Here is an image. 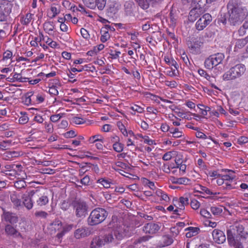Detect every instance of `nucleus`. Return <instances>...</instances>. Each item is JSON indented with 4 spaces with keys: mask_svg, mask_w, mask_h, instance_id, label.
Here are the masks:
<instances>
[{
    "mask_svg": "<svg viewBox=\"0 0 248 248\" xmlns=\"http://www.w3.org/2000/svg\"><path fill=\"white\" fill-rule=\"evenodd\" d=\"M205 173L210 177H215L218 178L220 175L218 173L217 171L214 170V171H210L208 170H207V172H205Z\"/></svg>",
    "mask_w": 248,
    "mask_h": 248,
    "instance_id": "13d9d810",
    "label": "nucleus"
},
{
    "mask_svg": "<svg viewBox=\"0 0 248 248\" xmlns=\"http://www.w3.org/2000/svg\"><path fill=\"white\" fill-rule=\"evenodd\" d=\"M101 36L100 40L102 42L105 43L110 38V34L105 29L101 30Z\"/></svg>",
    "mask_w": 248,
    "mask_h": 248,
    "instance_id": "a19ab883",
    "label": "nucleus"
},
{
    "mask_svg": "<svg viewBox=\"0 0 248 248\" xmlns=\"http://www.w3.org/2000/svg\"><path fill=\"white\" fill-rule=\"evenodd\" d=\"M177 16L174 14L171 11L170 14V17L169 18V24L170 26L174 27L176 24L177 20Z\"/></svg>",
    "mask_w": 248,
    "mask_h": 248,
    "instance_id": "e433bc0d",
    "label": "nucleus"
},
{
    "mask_svg": "<svg viewBox=\"0 0 248 248\" xmlns=\"http://www.w3.org/2000/svg\"><path fill=\"white\" fill-rule=\"evenodd\" d=\"M5 232L8 234L12 235L15 237L20 236V233L11 225H7L5 227Z\"/></svg>",
    "mask_w": 248,
    "mask_h": 248,
    "instance_id": "393cba45",
    "label": "nucleus"
},
{
    "mask_svg": "<svg viewBox=\"0 0 248 248\" xmlns=\"http://www.w3.org/2000/svg\"><path fill=\"white\" fill-rule=\"evenodd\" d=\"M166 74L171 77L177 76L178 74L177 69L176 68H168L166 69Z\"/></svg>",
    "mask_w": 248,
    "mask_h": 248,
    "instance_id": "5fc2aeb1",
    "label": "nucleus"
},
{
    "mask_svg": "<svg viewBox=\"0 0 248 248\" xmlns=\"http://www.w3.org/2000/svg\"><path fill=\"white\" fill-rule=\"evenodd\" d=\"M97 183L101 184L104 188H108L113 184L112 181L110 179L101 178L97 181Z\"/></svg>",
    "mask_w": 248,
    "mask_h": 248,
    "instance_id": "5701e85b",
    "label": "nucleus"
},
{
    "mask_svg": "<svg viewBox=\"0 0 248 248\" xmlns=\"http://www.w3.org/2000/svg\"><path fill=\"white\" fill-rule=\"evenodd\" d=\"M212 236L214 241L217 244H222L226 240L224 233L219 230L215 229L213 231Z\"/></svg>",
    "mask_w": 248,
    "mask_h": 248,
    "instance_id": "ddd939ff",
    "label": "nucleus"
},
{
    "mask_svg": "<svg viewBox=\"0 0 248 248\" xmlns=\"http://www.w3.org/2000/svg\"><path fill=\"white\" fill-rule=\"evenodd\" d=\"M63 114L59 113L57 114L52 115L50 116V120L54 123L58 122L62 116Z\"/></svg>",
    "mask_w": 248,
    "mask_h": 248,
    "instance_id": "0e129e2a",
    "label": "nucleus"
},
{
    "mask_svg": "<svg viewBox=\"0 0 248 248\" xmlns=\"http://www.w3.org/2000/svg\"><path fill=\"white\" fill-rule=\"evenodd\" d=\"M23 155L22 152L17 151H7L3 154L2 158L4 160H12L14 158L21 156Z\"/></svg>",
    "mask_w": 248,
    "mask_h": 248,
    "instance_id": "dca6fc26",
    "label": "nucleus"
},
{
    "mask_svg": "<svg viewBox=\"0 0 248 248\" xmlns=\"http://www.w3.org/2000/svg\"><path fill=\"white\" fill-rule=\"evenodd\" d=\"M158 0H137L139 5L143 9H147L151 4L157 2Z\"/></svg>",
    "mask_w": 248,
    "mask_h": 248,
    "instance_id": "412c9836",
    "label": "nucleus"
},
{
    "mask_svg": "<svg viewBox=\"0 0 248 248\" xmlns=\"http://www.w3.org/2000/svg\"><path fill=\"white\" fill-rule=\"evenodd\" d=\"M193 6H197L201 8L204 7L206 3H207L206 0H191Z\"/></svg>",
    "mask_w": 248,
    "mask_h": 248,
    "instance_id": "79ce46f5",
    "label": "nucleus"
},
{
    "mask_svg": "<svg viewBox=\"0 0 248 248\" xmlns=\"http://www.w3.org/2000/svg\"><path fill=\"white\" fill-rule=\"evenodd\" d=\"M49 47L52 48H56L59 47V44L55 41H53L50 38L46 36L45 42Z\"/></svg>",
    "mask_w": 248,
    "mask_h": 248,
    "instance_id": "37998d69",
    "label": "nucleus"
},
{
    "mask_svg": "<svg viewBox=\"0 0 248 248\" xmlns=\"http://www.w3.org/2000/svg\"><path fill=\"white\" fill-rule=\"evenodd\" d=\"M60 12V6L58 5L53 4L51 6L49 12V16L53 18L56 16Z\"/></svg>",
    "mask_w": 248,
    "mask_h": 248,
    "instance_id": "bb28decb",
    "label": "nucleus"
},
{
    "mask_svg": "<svg viewBox=\"0 0 248 248\" xmlns=\"http://www.w3.org/2000/svg\"><path fill=\"white\" fill-rule=\"evenodd\" d=\"M24 104L26 105H33L32 92L28 93L27 96L23 101Z\"/></svg>",
    "mask_w": 248,
    "mask_h": 248,
    "instance_id": "3c124183",
    "label": "nucleus"
},
{
    "mask_svg": "<svg viewBox=\"0 0 248 248\" xmlns=\"http://www.w3.org/2000/svg\"><path fill=\"white\" fill-rule=\"evenodd\" d=\"M130 109L134 112L141 113L144 111V108L137 105L134 104L130 107Z\"/></svg>",
    "mask_w": 248,
    "mask_h": 248,
    "instance_id": "4d7b16f0",
    "label": "nucleus"
},
{
    "mask_svg": "<svg viewBox=\"0 0 248 248\" xmlns=\"http://www.w3.org/2000/svg\"><path fill=\"white\" fill-rule=\"evenodd\" d=\"M45 31L49 34H51L54 29V25L52 22H46L44 24Z\"/></svg>",
    "mask_w": 248,
    "mask_h": 248,
    "instance_id": "c85d7f7f",
    "label": "nucleus"
},
{
    "mask_svg": "<svg viewBox=\"0 0 248 248\" xmlns=\"http://www.w3.org/2000/svg\"><path fill=\"white\" fill-rule=\"evenodd\" d=\"M247 44V40H245L244 39L237 40L234 48V51H237L239 49H241L243 47Z\"/></svg>",
    "mask_w": 248,
    "mask_h": 248,
    "instance_id": "72a5a7b5",
    "label": "nucleus"
},
{
    "mask_svg": "<svg viewBox=\"0 0 248 248\" xmlns=\"http://www.w3.org/2000/svg\"><path fill=\"white\" fill-rule=\"evenodd\" d=\"M224 58V55L221 53L211 55L205 60L204 66L209 70H221Z\"/></svg>",
    "mask_w": 248,
    "mask_h": 248,
    "instance_id": "20e7f679",
    "label": "nucleus"
},
{
    "mask_svg": "<svg viewBox=\"0 0 248 248\" xmlns=\"http://www.w3.org/2000/svg\"><path fill=\"white\" fill-rule=\"evenodd\" d=\"M34 193L35 192L33 190L29 192L27 191L21 197L23 203L28 210L31 209L33 207V202L31 200V198Z\"/></svg>",
    "mask_w": 248,
    "mask_h": 248,
    "instance_id": "9b49d317",
    "label": "nucleus"
},
{
    "mask_svg": "<svg viewBox=\"0 0 248 248\" xmlns=\"http://www.w3.org/2000/svg\"><path fill=\"white\" fill-rule=\"evenodd\" d=\"M197 106L200 109V113L203 117L206 116L208 114V112L210 110V107L202 104H199Z\"/></svg>",
    "mask_w": 248,
    "mask_h": 248,
    "instance_id": "473e14b6",
    "label": "nucleus"
},
{
    "mask_svg": "<svg viewBox=\"0 0 248 248\" xmlns=\"http://www.w3.org/2000/svg\"><path fill=\"white\" fill-rule=\"evenodd\" d=\"M106 1L107 0H95V3L99 10H102L106 6Z\"/></svg>",
    "mask_w": 248,
    "mask_h": 248,
    "instance_id": "603ef678",
    "label": "nucleus"
},
{
    "mask_svg": "<svg viewBox=\"0 0 248 248\" xmlns=\"http://www.w3.org/2000/svg\"><path fill=\"white\" fill-rule=\"evenodd\" d=\"M73 227V225L71 224L65 225L62 227V231L61 232L57 234V237L58 238H61L64 235V234L70 231Z\"/></svg>",
    "mask_w": 248,
    "mask_h": 248,
    "instance_id": "c9c22d12",
    "label": "nucleus"
},
{
    "mask_svg": "<svg viewBox=\"0 0 248 248\" xmlns=\"http://www.w3.org/2000/svg\"><path fill=\"white\" fill-rule=\"evenodd\" d=\"M33 15L30 13H28L26 16L21 20L22 24L24 25L29 24L32 19Z\"/></svg>",
    "mask_w": 248,
    "mask_h": 248,
    "instance_id": "8fccbe9b",
    "label": "nucleus"
},
{
    "mask_svg": "<svg viewBox=\"0 0 248 248\" xmlns=\"http://www.w3.org/2000/svg\"><path fill=\"white\" fill-rule=\"evenodd\" d=\"M49 199L47 196L46 194L41 196L36 201L37 204L38 206H42L46 205L48 203Z\"/></svg>",
    "mask_w": 248,
    "mask_h": 248,
    "instance_id": "cd10ccee",
    "label": "nucleus"
},
{
    "mask_svg": "<svg viewBox=\"0 0 248 248\" xmlns=\"http://www.w3.org/2000/svg\"><path fill=\"white\" fill-rule=\"evenodd\" d=\"M246 70V68L244 64H237L224 73L222 79L225 81L234 80L243 75Z\"/></svg>",
    "mask_w": 248,
    "mask_h": 248,
    "instance_id": "39448f33",
    "label": "nucleus"
},
{
    "mask_svg": "<svg viewBox=\"0 0 248 248\" xmlns=\"http://www.w3.org/2000/svg\"><path fill=\"white\" fill-rule=\"evenodd\" d=\"M108 215L107 211L102 208H96L90 213L88 218V224L90 225H96L102 222Z\"/></svg>",
    "mask_w": 248,
    "mask_h": 248,
    "instance_id": "423d86ee",
    "label": "nucleus"
},
{
    "mask_svg": "<svg viewBox=\"0 0 248 248\" xmlns=\"http://www.w3.org/2000/svg\"><path fill=\"white\" fill-rule=\"evenodd\" d=\"M11 200L16 206L19 207L21 206L22 202L16 194H13L11 196Z\"/></svg>",
    "mask_w": 248,
    "mask_h": 248,
    "instance_id": "c03bdc74",
    "label": "nucleus"
},
{
    "mask_svg": "<svg viewBox=\"0 0 248 248\" xmlns=\"http://www.w3.org/2000/svg\"><path fill=\"white\" fill-rule=\"evenodd\" d=\"M160 229V226L155 223H149L146 224L143 227L142 230L146 233L153 234L156 233Z\"/></svg>",
    "mask_w": 248,
    "mask_h": 248,
    "instance_id": "f8f14e48",
    "label": "nucleus"
},
{
    "mask_svg": "<svg viewBox=\"0 0 248 248\" xmlns=\"http://www.w3.org/2000/svg\"><path fill=\"white\" fill-rule=\"evenodd\" d=\"M204 10L197 6H194L189 13L188 20L190 22H194L199 17L203 12Z\"/></svg>",
    "mask_w": 248,
    "mask_h": 248,
    "instance_id": "4468645a",
    "label": "nucleus"
},
{
    "mask_svg": "<svg viewBox=\"0 0 248 248\" xmlns=\"http://www.w3.org/2000/svg\"><path fill=\"white\" fill-rule=\"evenodd\" d=\"M25 79L26 78H22L21 74L17 73H15L12 78L8 77L7 78V81L12 82L15 81L23 82Z\"/></svg>",
    "mask_w": 248,
    "mask_h": 248,
    "instance_id": "a878e982",
    "label": "nucleus"
},
{
    "mask_svg": "<svg viewBox=\"0 0 248 248\" xmlns=\"http://www.w3.org/2000/svg\"><path fill=\"white\" fill-rule=\"evenodd\" d=\"M203 45L202 39L200 37L192 38L188 44L189 48L192 53L198 54L200 53L201 48Z\"/></svg>",
    "mask_w": 248,
    "mask_h": 248,
    "instance_id": "1a4fd4ad",
    "label": "nucleus"
},
{
    "mask_svg": "<svg viewBox=\"0 0 248 248\" xmlns=\"http://www.w3.org/2000/svg\"><path fill=\"white\" fill-rule=\"evenodd\" d=\"M89 142L90 143H94L96 142H104V137L101 134H96L89 138Z\"/></svg>",
    "mask_w": 248,
    "mask_h": 248,
    "instance_id": "c756f323",
    "label": "nucleus"
},
{
    "mask_svg": "<svg viewBox=\"0 0 248 248\" xmlns=\"http://www.w3.org/2000/svg\"><path fill=\"white\" fill-rule=\"evenodd\" d=\"M200 193L203 194L216 195L219 194V192H214L206 186H200Z\"/></svg>",
    "mask_w": 248,
    "mask_h": 248,
    "instance_id": "7c9ffc66",
    "label": "nucleus"
},
{
    "mask_svg": "<svg viewBox=\"0 0 248 248\" xmlns=\"http://www.w3.org/2000/svg\"><path fill=\"white\" fill-rule=\"evenodd\" d=\"M109 139L110 142L112 143V145L119 141H120V137L115 134L111 135Z\"/></svg>",
    "mask_w": 248,
    "mask_h": 248,
    "instance_id": "338daca9",
    "label": "nucleus"
},
{
    "mask_svg": "<svg viewBox=\"0 0 248 248\" xmlns=\"http://www.w3.org/2000/svg\"><path fill=\"white\" fill-rule=\"evenodd\" d=\"M190 180L186 177H180L178 178L177 184L178 185H187L189 183Z\"/></svg>",
    "mask_w": 248,
    "mask_h": 248,
    "instance_id": "052dcab7",
    "label": "nucleus"
},
{
    "mask_svg": "<svg viewBox=\"0 0 248 248\" xmlns=\"http://www.w3.org/2000/svg\"><path fill=\"white\" fill-rule=\"evenodd\" d=\"M72 122L75 124H82L86 122V120L83 118L74 117L72 119Z\"/></svg>",
    "mask_w": 248,
    "mask_h": 248,
    "instance_id": "864d4df0",
    "label": "nucleus"
},
{
    "mask_svg": "<svg viewBox=\"0 0 248 248\" xmlns=\"http://www.w3.org/2000/svg\"><path fill=\"white\" fill-rule=\"evenodd\" d=\"M224 208L221 205H213L210 207V211L215 216H220L222 215Z\"/></svg>",
    "mask_w": 248,
    "mask_h": 248,
    "instance_id": "4be33fe9",
    "label": "nucleus"
},
{
    "mask_svg": "<svg viewBox=\"0 0 248 248\" xmlns=\"http://www.w3.org/2000/svg\"><path fill=\"white\" fill-rule=\"evenodd\" d=\"M191 207L195 210H198L201 206L200 202L196 199H191L190 202Z\"/></svg>",
    "mask_w": 248,
    "mask_h": 248,
    "instance_id": "de8ad7c7",
    "label": "nucleus"
},
{
    "mask_svg": "<svg viewBox=\"0 0 248 248\" xmlns=\"http://www.w3.org/2000/svg\"><path fill=\"white\" fill-rule=\"evenodd\" d=\"M33 104L37 105L43 103L46 97V94L44 92L32 93Z\"/></svg>",
    "mask_w": 248,
    "mask_h": 248,
    "instance_id": "2eb2a0df",
    "label": "nucleus"
},
{
    "mask_svg": "<svg viewBox=\"0 0 248 248\" xmlns=\"http://www.w3.org/2000/svg\"><path fill=\"white\" fill-rule=\"evenodd\" d=\"M87 235V232L85 228L78 229L75 232V236L77 239L84 237Z\"/></svg>",
    "mask_w": 248,
    "mask_h": 248,
    "instance_id": "2f4dec72",
    "label": "nucleus"
},
{
    "mask_svg": "<svg viewBox=\"0 0 248 248\" xmlns=\"http://www.w3.org/2000/svg\"><path fill=\"white\" fill-rule=\"evenodd\" d=\"M185 231H187L186 234V237L187 238H191L199 233L200 229L198 227H189L186 228Z\"/></svg>",
    "mask_w": 248,
    "mask_h": 248,
    "instance_id": "aec40b11",
    "label": "nucleus"
},
{
    "mask_svg": "<svg viewBox=\"0 0 248 248\" xmlns=\"http://www.w3.org/2000/svg\"><path fill=\"white\" fill-rule=\"evenodd\" d=\"M95 1V0H82L84 5L92 9H94L96 7Z\"/></svg>",
    "mask_w": 248,
    "mask_h": 248,
    "instance_id": "49530a36",
    "label": "nucleus"
},
{
    "mask_svg": "<svg viewBox=\"0 0 248 248\" xmlns=\"http://www.w3.org/2000/svg\"><path fill=\"white\" fill-rule=\"evenodd\" d=\"M179 202L181 203L185 207L189 204L188 198L186 197H181L179 199H177Z\"/></svg>",
    "mask_w": 248,
    "mask_h": 248,
    "instance_id": "680f3d73",
    "label": "nucleus"
},
{
    "mask_svg": "<svg viewBox=\"0 0 248 248\" xmlns=\"http://www.w3.org/2000/svg\"><path fill=\"white\" fill-rule=\"evenodd\" d=\"M21 116L20 117L18 120V122L20 124H25L29 121V118L27 114L25 112H21Z\"/></svg>",
    "mask_w": 248,
    "mask_h": 248,
    "instance_id": "09e8293b",
    "label": "nucleus"
},
{
    "mask_svg": "<svg viewBox=\"0 0 248 248\" xmlns=\"http://www.w3.org/2000/svg\"><path fill=\"white\" fill-rule=\"evenodd\" d=\"M212 21V16L209 14H205L196 22V28L199 31L203 30Z\"/></svg>",
    "mask_w": 248,
    "mask_h": 248,
    "instance_id": "9d476101",
    "label": "nucleus"
},
{
    "mask_svg": "<svg viewBox=\"0 0 248 248\" xmlns=\"http://www.w3.org/2000/svg\"><path fill=\"white\" fill-rule=\"evenodd\" d=\"M197 166L200 168L201 170L204 173L205 172H207V166L202 159L199 158L198 159Z\"/></svg>",
    "mask_w": 248,
    "mask_h": 248,
    "instance_id": "58836bf2",
    "label": "nucleus"
},
{
    "mask_svg": "<svg viewBox=\"0 0 248 248\" xmlns=\"http://www.w3.org/2000/svg\"><path fill=\"white\" fill-rule=\"evenodd\" d=\"M177 152L175 151H169L166 153L163 156L162 159L165 161L170 160L172 157L175 156Z\"/></svg>",
    "mask_w": 248,
    "mask_h": 248,
    "instance_id": "4c0bfd02",
    "label": "nucleus"
},
{
    "mask_svg": "<svg viewBox=\"0 0 248 248\" xmlns=\"http://www.w3.org/2000/svg\"><path fill=\"white\" fill-rule=\"evenodd\" d=\"M228 12L225 16L223 23L228 20L230 24L235 26L240 24L246 18L247 9L240 7L233 0L229 2L227 5Z\"/></svg>",
    "mask_w": 248,
    "mask_h": 248,
    "instance_id": "f03ea898",
    "label": "nucleus"
},
{
    "mask_svg": "<svg viewBox=\"0 0 248 248\" xmlns=\"http://www.w3.org/2000/svg\"><path fill=\"white\" fill-rule=\"evenodd\" d=\"M229 244L234 248H243L242 243L248 236V232L241 225L231 226L227 231Z\"/></svg>",
    "mask_w": 248,
    "mask_h": 248,
    "instance_id": "f257e3e1",
    "label": "nucleus"
},
{
    "mask_svg": "<svg viewBox=\"0 0 248 248\" xmlns=\"http://www.w3.org/2000/svg\"><path fill=\"white\" fill-rule=\"evenodd\" d=\"M121 52L117 50H111L109 53L110 58L112 59H117L120 57Z\"/></svg>",
    "mask_w": 248,
    "mask_h": 248,
    "instance_id": "774afa93",
    "label": "nucleus"
},
{
    "mask_svg": "<svg viewBox=\"0 0 248 248\" xmlns=\"http://www.w3.org/2000/svg\"><path fill=\"white\" fill-rule=\"evenodd\" d=\"M11 141L10 140H4L0 142V150H5L7 149L8 146L10 145Z\"/></svg>",
    "mask_w": 248,
    "mask_h": 248,
    "instance_id": "e2e57ef3",
    "label": "nucleus"
},
{
    "mask_svg": "<svg viewBox=\"0 0 248 248\" xmlns=\"http://www.w3.org/2000/svg\"><path fill=\"white\" fill-rule=\"evenodd\" d=\"M72 206L77 217H84L87 214L88 206L83 201L76 200L72 202Z\"/></svg>",
    "mask_w": 248,
    "mask_h": 248,
    "instance_id": "0eeeda50",
    "label": "nucleus"
},
{
    "mask_svg": "<svg viewBox=\"0 0 248 248\" xmlns=\"http://www.w3.org/2000/svg\"><path fill=\"white\" fill-rule=\"evenodd\" d=\"M12 4L7 0L0 2V21H5L7 19L11 12Z\"/></svg>",
    "mask_w": 248,
    "mask_h": 248,
    "instance_id": "6e6552de",
    "label": "nucleus"
},
{
    "mask_svg": "<svg viewBox=\"0 0 248 248\" xmlns=\"http://www.w3.org/2000/svg\"><path fill=\"white\" fill-rule=\"evenodd\" d=\"M113 149V150L117 152V153H121L122 152L124 148V145L120 142V141H119L116 143H114L112 145Z\"/></svg>",
    "mask_w": 248,
    "mask_h": 248,
    "instance_id": "a18cd8bd",
    "label": "nucleus"
},
{
    "mask_svg": "<svg viewBox=\"0 0 248 248\" xmlns=\"http://www.w3.org/2000/svg\"><path fill=\"white\" fill-rule=\"evenodd\" d=\"M124 225L116 226L113 231L108 234L102 237H96L94 238L91 243L92 248H97L104 245L106 243L112 242L115 237L117 240H121L126 235V230Z\"/></svg>",
    "mask_w": 248,
    "mask_h": 248,
    "instance_id": "7ed1b4c3",
    "label": "nucleus"
},
{
    "mask_svg": "<svg viewBox=\"0 0 248 248\" xmlns=\"http://www.w3.org/2000/svg\"><path fill=\"white\" fill-rule=\"evenodd\" d=\"M155 196H156L159 198V201L161 202H168L170 199L166 193L160 189L156 190L155 193Z\"/></svg>",
    "mask_w": 248,
    "mask_h": 248,
    "instance_id": "f3484780",
    "label": "nucleus"
},
{
    "mask_svg": "<svg viewBox=\"0 0 248 248\" xmlns=\"http://www.w3.org/2000/svg\"><path fill=\"white\" fill-rule=\"evenodd\" d=\"M173 240L171 236L169 235L163 236L159 241L158 246L160 247H164L171 245Z\"/></svg>",
    "mask_w": 248,
    "mask_h": 248,
    "instance_id": "a211bd4d",
    "label": "nucleus"
},
{
    "mask_svg": "<svg viewBox=\"0 0 248 248\" xmlns=\"http://www.w3.org/2000/svg\"><path fill=\"white\" fill-rule=\"evenodd\" d=\"M164 61L168 65L173 66L175 68L177 69L178 65L176 62L172 58L168 56H165Z\"/></svg>",
    "mask_w": 248,
    "mask_h": 248,
    "instance_id": "ea45409f",
    "label": "nucleus"
},
{
    "mask_svg": "<svg viewBox=\"0 0 248 248\" xmlns=\"http://www.w3.org/2000/svg\"><path fill=\"white\" fill-rule=\"evenodd\" d=\"M49 229L54 232L62 230V222L59 220H55L50 224Z\"/></svg>",
    "mask_w": 248,
    "mask_h": 248,
    "instance_id": "b1692460",
    "label": "nucleus"
},
{
    "mask_svg": "<svg viewBox=\"0 0 248 248\" xmlns=\"http://www.w3.org/2000/svg\"><path fill=\"white\" fill-rule=\"evenodd\" d=\"M117 125L123 135H126V129L123 124L121 122H118L117 124Z\"/></svg>",
    "mask_w": 248,
    "mask_h": 248,
    "instance_id": "bf43d9fd",
    "label": "nucleus"
},
{
    "mask_svg": "<svg viewBox=\"0 0 248 248\" xmlns=\"http://www.w3.org/2000/svg\"><path fill=\"white\" fill-rule=\"evenodd\" d=\"M170 133L174 138H179L184 136L183 132L177 128H171Z\"/></svg>",
    "mask_w": 248,
    "mask_h": 248,
    "instance_id": "f704fd0d",
    "label": "nucleus"
},
{
    "mask_svg": "<svg viewBox=\"0 0 248 248\" xmlns=\"http://www.w3.org/2000/svg\"><path fill=\"white\" fill-rule=\"evenodd\" d=\"M173 204L175 207V209L174 210V214L176 215H180L181 213L185 210V207L179 202L177 198L173 200Z\"/></svg>",
    "mask_w": 248,
    "mask_h": 248,
    "instance_id": "6ab92c4d",
    "label": "nucleus"
},
{
    "mask_svg": "<svg viewBox=\"0 0 248 248\" xmlns=\"http://www.w3.org/2000/svg\"><path fill=\"white\" fill-rule=\"evenodd\" d=\"M13 57V53L9 50H7L3 54V60H7L10 59Z\"/></svg>",
    "mask_w": 248,
    "mask_h": 248,
    "instance_id": "69168bd1",
    "label": "nucleus"
},
{
    "mask_svg": "<svg viewBox=\"0 0 248 248\" xmlns=\"http://www.w3.org/2000/svg\"><path fill=\"white\" fill-rule=\"evenodd\" d=\"M15 166L16 167V165L6 164L4 166L1 172L5 174L8 172H10V171L15 169V168H14Z\"/></svg>",
    "mask_w": 248,
    "mask_h": 248,
    "instance_id": "6e6d98bb",
    "label": "nucleus"
}]
</instances>
